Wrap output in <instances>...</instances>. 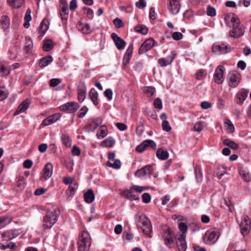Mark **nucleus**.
<instances>
[{
    "label": "nucleus",
    "instance_id": "nucleus-43",
    "mask_svg": "<svg viewBox=\"0 0 251 251\" xmlns=\"http://www.w3.org/2000/svg\"><path fill=\"white\" fill-rule=\"evenodd\" d=\"M135 30L136 32L141 33L143 35L147 34L148 32V28L143 25L137 26L135 27Z\"/></svg>",
    "mask_w": 251,
    "mask_h": 251
},
{
    "label": "nucleus",
    "instance_id": "nucleus-61",
    "mask_svg": "<svg viewBox=\"0 0 251 251\" xmlns=\"http://www.w3.org/2000/svg\"><path fill=\"white\" fill-rule=\"evenodd\" d=\"M104 94L105 97H106L109 100H111L112 99L113 92L110 89H107L104 92Z\"/></svg>",
    "mask_w": 251,
    "mask_h": 251
},
{
    "label": "nucleus",
    "instance_id": "nucleus-36",
    "mask_svg": "<svg viewBox=\"0 0 251 251\" xmlns=\"http://www.w3.org/2000/svg\"><path fill=\"white\" fill-rule=\"evenodd\" d=\"M223 143L225 145L233 150H237L239 148V146L237 143L228 139H225L223 141Z\"/></svg>",
    "mask_w": 251,
    "mask_h": 251
},
{
    "label": "nucleus",
    "instance_id": "nucleus-32",
    "mask_svg": "<svg viewBox=\"0 0 251 251\" xmlns=\"http://www.w3.org/2000/svg\"><path fill=\"white\" fill-rule=\"evenodd\" d=\"M89 96L94 104L97 105L99 103L98 101V94L96 90L94 88L91 89L89 92Z\"/></svg>",
    "mask_w": 251,
    "mask_h": 251
},
{
    "label": "nucleus",
    "instance_id": "nucleus-25",
    "mask_svg": "<svg viewBox=\"0 0 251 251\" xmlns=\"http://www.w3.org/2000/svg\"><path fill=\"white\" fill-rule=\"evenodd\" d=\"M135 175L139 177H143L146 176H150L151 175V166H146L140 170H137Z\"/></svg>",
    "mask_w": 251,
    "mask_h": 251
},
{
    "label": "nucleus",
    "instance_id": "nucleus-38",
    "mask_svg": "<svg viewBox=\"0 0 251 251\" xmlns=\"http://www.w3.org/2000/svg\"><path fill=\"white\" fill-rule=\"evenodd\" d=\"M134 190L132 189L131 190H127L126 191L125 194L126 198L130 200H138L139 197L138 196L135 194Z\"/></svg>",
    "mask_w": 251,
    "mask_h": 251
},
{
    "label": "nucleus",
    "instance_id": "nucleus-60",
    "mask_svg": "<svg viewBox=\"0 0 251 251\" xmlns=\"http://www.w3.org/2000/svg\"><path fill=\"white\" fill-rule=\"evenodd\" d=\"M162 126L163 129L167 132L171 130V127L168 121H163Z\"/></svg>",
    "mask_w": 251,
    "mask_h": 251
},
{
    "label": "nucleus",
    "instance_id": "nucleus-13",
    "mask_svg": "<svg viewBox=\"0 0 251 251\" xmlns=\"http://www.w3.org/2000/svg\"><path fill=\"white\" fill-rule=\"evenodd\" d=\"M79 106L76 102H67L60 106V109L68 113H74L75 112Z\"/></svg>",
    "mask_w": 251,
    "mask_h": 251
},
{
    "label": "nucleus",
    "instance_id": "nucleus-20",
    "mask_svg": "<svg viewBox=\"0 0 251 251\" xmlns=\"http://www.w3.org/2000/svg\"><path fill=\"white\" fill-rule=\"evenodd\" d=\"M155 143L152 140H146L142 144L137 146L136 149L139 152H142L144 151L148 147L154 148L155 147Z\"/></svg>",
    "mask_w": 251,
    "mask_h": 251
},
{
    "label": "nucleus",
    "instance_id": "nucleus-42",
    "mask_svg": "<svg viewBox=\"0 0 251 251\" xmlns=\"http://www.w3.org/2000/svg\"><path fill=\"white\" fill-rule=\"evenodd\" d=\"M53 47V42L50 40H47L45 42L43 46V50L45 51H49Z\"/></svg>",
    "mask_w": 251,
    "mask_h": 251
},
{
    "label": "nucleus",
    "instance_id": "nucleus-31",
    "mask_svg": "<svg viewBox=\"0 0 251 251\" xmlns=\"http://www.w3.org/2000/svg\"><path fill=\"white\" fill-rule=\"evenodd\" d=\"M85 201L87 203L92 202L95 199V195L92 189H89L84 194Z\"/></svg>",
    "mask_w": 251,
    "mask_h": 251
},
{
    "label": "nucleus",
    "instance_id": "nucleus-53",
    "mask_svg": "<svg viewBox=\"0 0 251 251\" xmlns=\"http://www.w3.org/2000/svg\"><path fill=\"white\" fill-rule=\"evenodd\" d=\"M16 247V246L15 243L10 242L8 243L6 245H0V249L1 250H6L7 249H13L15 248Z\"/></svg>",
    "mask_w": 251,
    "mask_h": 251
},
{
    "label": "nucleus",
    "instance_id": "nucleus-28",
    "mask_svg": "<svg viewBox=\"0 0 251 251\" xmlns=\"http://www.w3.org/2000/svg\"><path fill=\"white\" fill-rule=\"evenodd\" d=\"M77 28L83 34H88L92 31L89 24L87 23L79 22L77 25Z\"/></svg>",
    "mask_w": 251,
    "mask_h": 251
},
{
    "label": "nucleus",
    "instance_id": "nucleus-55",
    "mask_svg": "<svg viewBox=\"0 0 251 251\" xmlns=\"http://www.w3.org/2000/svg\"><path fill=\"white\" fill-rule=\"evenodd\" d=\"M142 201L145 203H148L151 201V197L148 193H144L142 196Z\"/></svg>",
    "mask_w": 251,
    "mask_h": 251
},
{
    "label": "nucleus",
    "instance_id": "nucleus-4",
    "mask_svg": "<svg viewBox=\"0 0 251 251\" xmlns=\"http://www.w3.org/2000/svg\"><path fill=\"white\" fill-rule=\"evenodd\" d=\"M90 244L91 237L89 233L86 231H83L78 238V251H88Z\"/></svg>",
    "mask_w": 251,
    "mask_h": 251
},
{
    "label": "nucleus",
    "instance_id": "nucleus-2",
    "mask_svg": "<svg viewBox=\"0 0 251 251\" xmlns=\"http://www.w3.org/2000/svg\"><path fill=\"white\" fill-rule=\"evenodd\" d=\"M161 234L164 244L170 248H172L175 241V235L171 227L168 225H164L161 231Z\"/></svg>",
    "mask_w": 251,
    "mask_h": 251
},
{
    "label": "nucleus",
    "instance_id": "nucleus-35",
    "mask_svg": "<svg viewBox=\"0 0 251 251\" xmlns=\"http://www.w3.org/2000/svg\"><path fill=\"white\" fill-rule=\"evenodd\" d=\"M156 156L161 160H166L169 157V153L167 151H164L161 149H158L156 151Z\"/></svg>",
    "mask_w": 251,
    "mask_h": 251
},
{
    "label": "nucleus",
    "instance_id": "nucleus-8",
    "mask_svg": "<svg viewBox=\"0 0 251 251\" xmlns=\"http://www.w3.org/2000/svg\"><path fill=\"white\" fill-rule=\"evenodd\" d=\"M225 21L226 25L231 28L235 25L239 24L240 20L238 18L237 15L234 13H228L225 17Z\"/></svg>",
    "mask_w": 251,
    "mask_h": 251
},
{
    "label": "nucleus",
    "instance_id": "nucleus-58",
    "mask_svg": "<svg viewBox=\"0 0 251 251\" xmlns=\"http://www.w3.org/2000/svg\"><path fill=\"white\" fill-rule=\"evenodd\" d=\"M154 106L156 108L161 109L162 108V102L159 98H156L153 102Z\"/></svg>",
    "mask_w": 251,
    "mask_h": 251
},
{
    "label": "nucleus",
    "instance_id": "nucleus-50",
    "mask_svg": "<svg viewBox=\"0 0 251 251\" xmlns=\"http://www.w3.org/2000/svg\"><path fill=\"white\" fill-rule=\"evenodd\" d=\"M144 91L145 94L150 96H153L155 92V89L151 86L146 87L144 88Z\"/></svg>",
    "mask_w": 251,
    "mask_h": 251
},
{
    "label": "nucleus",
    "instance_id": "nucleus-46",
    "mask_svg": "<svg viewBox=\"0 0 251 251\" xmlns=\"http://www.w3.org/2000/svg\"><path fill=\"white\" fill-rule=\"evenodd\" d=\"M226 173V168L223 165H220L218 166L216 176L219 178H221L222 176Z\"/></svg>",
    "mask_w": 251,
    "mask_h": 251
},
{
    "label": "nucleus",
    "instance_id": "nucleus-5",
    "mask_svg": "<svg viewBox=\"0 0 251 251\" xmlns=\"http://www.w3.org/2000/svg\"><path fill=\"white\" fill-rule=\"evenodd\" d=\"M241 80L240 74L235 71L230 72L227 75V81L229 86L232 88L237 87Z\"/></svg>",
    "mask_w": 251,
    "mask_h": 251
},
{
    "label": "nucleus",
    "instance_id": "nucleus-51",
    "mask_svg": "<svg viewBox=\"0 0 251 251\" xmlns=\"http://www.w3.org/2000/svg\"><path fill=\"white\" fill-rule=\"evenodd\" d=\"M178 228L179 230L182 232V234L180 235H186V233L188 230V226L183 222H181L178 225Z\"/></svg>",
    "mask_w": 251,
    "mask_h": 251
},
{
    "label": "nucleus",
    "instance_id": "nucleus-52",
    "mask_svg": "<svg viewBox=\"0 0 251 251\" xmlns=\"http://www.w3.org/2000/svg\"><path fill=\"white\" fill-rule=\"evenodd\" d=\"M7 217H0V229L5 227L9 222Z\"/></svg>",
    "mask_w": 251,
    "mask_h": 251
},
{
    "label": "nucleus",
    "instance_id": "nucleus-62",
    "mask_svg": "<svg viewBox=\"0 0 251 251\" xmlns=\"http://www.w3.org/2000/svg\"><path fill=\"white\" fill-rule=\"evenodd\" d=\"M183 35L180 32H175L172 34L173 38L175 40H179L182 38Z\"/></svg>",
    "mask_w": 251,
    "mask_h": 251
},
{
    "label": "nucleus",
    "instance_id": "nucleus-26",
    "mask_svg": "<svg viewBox=\"0 0 251 251\" xmlns=\"http://www.w3.org/2000/svg\"><path fill=\"white\" fill-rule=\"evenodd\" d=\"M249 91L242 89L238 91L236 94V97L238 100L237 103L242 104L248 97Z\"/></svg>",
    "mask_w": 251,
    "mask_h": 251
},
{
    "label": "nucleus",
    "instance_id": "nucleus-21",
    "mask_svg": "<svg viewBox=\"0 0 251 251\" xmlns=\"http://www.w3.org/2000/svg\"><path fill=\"white\" fill-rule=\"evenodd\" d=\"M175 57V54L173 51H171L170 55L166 58H161L158 60V63L162 67H166L170 64L173 61Z\"/></svg>",
    "mask_w": 251,
    "mask_h": 251
},
{
    "label": "nucleus",
    "instance_id": "nucleus-29",
    "mask_svg": "<svg viewBox=\"0 0 251 251\" xmlns=\"http://www.w3.org/2000/svg\"><path fill=\"white\" fill-rule=\"evenodd\" d=\"M69 11L67 2L65 1L63 5L60 6V16L63 21H66L68 18Z\"/></svg>",
    "mask_w": 251,
    "mask_h": 251
},
{
    "label": "nucleus",
    "instance_id": "nucleus-44",
    "mask_svg": "<svg viewBox=\"0 0 251 251\" xmlns=\"http://www.w3.org/2000/svg\"><path fill=\"white\" fill-rule=\"evenodd\" d=\"M239 173L242 178L245 181L250 182L251 181V175L249 172L246 171L245 170H240Z\"/></svg>",
    "mask_w": 251,
    "mask_h": 251
},
{
    "label": "nucleus",
    "instance_id": "nucleus-17",
    "mask_svg": "<svg viewBox=\"0 0 251 251\" xmlns=\"http://www.w3.org/2000/svg\"><path fill=\"white\" fill-rule=\"evenodd\" d=\"M111 37L118 50H122L125 48L126 45V42L118 36L117 34L113 33L111 34Z\"/></svg>",
    "mask_w": 251,
    "mask_h": 251
},
{
    "label": "nucleus",
    "instance_id": "nucleus-9",
    "mask_svg": "<svg viewBox=\"0 0 251 251\" xmlns=\"http://www.w3.org/2000/svg\"><path fill=\"white\" fill-rule=\"evenodd\" d=\"M155 42V41L152 38L146 39L141 46L138 50L139 53L143 54L149 50L154 47Z\"/></svg>",
    "mask_w": 251,
    "mask_h": 251
},
{
    "label": "nucleus",
    "instance_id": "nucleus-15",
    "mask_svg": "<svg viewBox=\"0 0 251 251\" xmlns=\"http://www.w3.org/2000/svg\"><path fill=\"white\" fill-rule=\"evenodd\" d=\"M185 239L186 235H179L176 239V245L179 251H186L187 247Z\"/></svg>",
    "mask_w": 251,
    "mask_h": 251
},
{
    "label": "nucleus",
    "instance_id": "nucleus-22",
    "mask_svg": "<svg viewBox=\"0 0 251 251\" xmlns=\"http://www.w3.org/2000/svg\"><path fill=\"white\" fill-rule=\"evenodd\" d=\"M61 115L59 113L52 114L44 119L42 124L45 126H49L58 121Z\"/></svg>",
    "mask_w": 251,
    "mask_h": 251
},
{
    "label": "nucleus",
    "instance_id": "nucleus-19",
    "mask_svg": "<svg viewBox=\"0 0 251 251\" xmlns=\"http://www.w3.org/2000/svg\"><path fill=\"white\" fill-rule=\"evenodd\" d=\"M77 92L79 101H83L86 96V87L84 83H80L79 84Z\"/></svg>",
    "mask_w": 251,
    "mask_h": 251
},
{
    "label": "nucleus",
    "instance_id": "nucleus-47",
    "mask_svg": "<svg viewBox=\"0 0 251 251\" xmlns=\"http://www.w3.org/2000/svg\"><path fill=\"white\" fill-rule=\"evenodd\" d=\"M224 202L230 212H232L234 210V205L232 201V199L230 197H228L227 199L224 200Z\"/></svg>",
    "mask_w": 251,
    "mask_h": 251
},
{
    "label": "nucleus",
    "instance_id": "nucleus-27",
    "mask_svg": "<svg viewBox=\"0 0 251 251\" xmlns=\"http://www.w3.org/2000/svg\"><path fill=\"white\" fill-rule=\"evenodd\" d=\"M30 103V100L29 99H26L24 100L17 108V110L15 113V115H17L25 112L28 108Z\"/></svg>",
    "mask_w": 251,
    "mask_h": 251
},
{
    "label": "nucleus",
    "instance_id": "nucleus-12",
    "mask_svg": "<svg viewBox=\"0 0 251 251\" xmlns=\"http://www.w3.org/2000/svg\"><path fill=\"white\" fill-rule=\"evenodd\" d=\"M169 4L168 8L173 15L177 14L180 10V4L178 0H169Z\"/></svg>",
    "mask_w": 251,
    "mask_h": 251
},
{
    "label": "nucleus",
    "instance_id": "nucleus-34",
    "mask_svg": "<svg viewBox=\"0 0 251 251\" xmlns=\"http://www.w3.org/2000/svg\"><path fill=\"white\" fill-rule=\"evenodd\" d=\"M49 28V22L47 20L44 19L39 26V33L41 35H43L45 33Z\"/></svg>",
    "mask_w": 251,
    "mask_h": 251
},
{
    "label": "nucleus",
    "instance_id": "nucleus-16",
    "mask_svg": "<svg viewBox=\"0 0 251 251\" xmlns=\"http://www.w3.org/2000/svg\"><path fill=\"white\" fill-rule=\"evenodd\" d=\"M231 28L232 29L229 32V35L231 37L238 38L242 36L245 32L244 29L240 26V23Z\"/></svg>",
    "mask_w": 251,
    "mask_h": 251
},
{
    "label": "nucleus",
    "instance_id": "nucleus-30",
    "mask_svg": "<svg viewBox=\"0 0 251 251\" xmlns=\"http://www.w3.org/2000/svg\"><path fill=\"white\" fill-rule=\"evenodd\" d=\"M53 61V58L50 55L44 57L39 60V66L40 68H44Z\"/></svg>",
    "mask_w": 251,
    "mask_h": 251
},
{
    "label": "nucleus",
    "instance_id": "nucleus-39",
    "mask_svg": "<svg viewBox=\"0 0 251 251\" xmlns=\"http://www.w3.org/2000/svg\"><path fill=\"white\" fill-rule=\"evenodd\" d=\"M62 143L66 147H70L72 145V140L67 134H62L61 136Z\"/></svg>",
    "mask_w": 251,
    "mask_h": 251
},
{
    "label": "nucleus",
    "instance_id": "nucleus-40",
    "mask_svg": "<svg viewBox=\"0 0 251 251\" xmlns=\"http://www.w3.org/2000/svg\"><path fill=\"white\" fill-rule=\"evenodd\" d=\"M13 8H19L22 6L24 2V0H8Z\"/></svg>",
    "mask_w": 251,
    "mask_h": 251
},
{
    "label": "nucleus",
    "instance_id": "nucleus-23",
    "mask_svg": "<svg viewBox=\"0 0 251 251\" xmlns=\"http://www.w3.org/2000/svg\"><path fill=\"white\" fill-rule=\"evenodd\" d=\"M10 25V20L9 17L4 15L0 19V26L4 31H7Z\"/></svg>",
    "mask_w": 251,
    "mask_h": 251
},
{
    "label": "nucleus",
    "instance_id": "nucleus-7",
    "mask_svg": "<svg viewBox=\"0 0 251 251\" xmlns=\"http://www.w3.org/2000/svg\"><path fill=\"white\" fill-rule=\"evenodd\" d=\"M251 226V222L250 218L247 215H244L240 225L241 232L244 236L249 233Z\"/></svg>",
    "mask_w": 251,
    "mask_h": 251
},
{
    "label": "nucleus",
    "instance_id": "nucleus-56",
    "mask_svg": "<svg viewBox=\"0 0 251 251\" xmlns=\"http://www.w3.org/2000/svg\"><path fill=\"white\" fill-rule=\"evenodd\" d=\"M204 126L201 122H197L194 126V130L197 132H201Z\"/></svg>",
    "mask_w": 251,
    "mask_h": 251
},
{
    "label": "nucleus",
    "instance_id": "nucleus-59",
    "mask_svg": "<svg viewBox=\"0 0 251 251\" xmlns=\"http://www.w3.org/2000/svg\"><path fill=\"white\" fill-rule=\"evenodd\" d=\"M137 7L139 9H143L146 6V1L145 0H139L135 3Z\"/></svg>",
    "mask_w": 251,
    "mask_h": 251
},
{
    "label": "nucleus",
    "instance_id": "nucleus-54",
    "mask_svg": "<svg viewBox=\"0 0 251 251\" xmlns=\"http://www.w3.org/2000/svg\"><path fill=\"white\" fill-rule=\"evenodd\" d=\"M207 14L209 16L214 17L216 15V11L215 8L209 5L207 7Z\"/></svg>",
    "mask_w": 251,
    "mask_h": 251
},
{
    "label": "nucleus",
    "instance_id": "nucleus-45",
    "mask_svg": "<svg viewBox=\"0 0 251 251\" xmlns=\"http://www.w3.org/2000/svg\"><path fill=\"white\" fill-rule=\"evenodd\" d=\"M8 91L5 87H0V101H2L8 97Z\"/></svg>",
    "mask_w": 251,
    "mask_h": 251
},
{
    "label": "nucleus",
    "instance_id": "nucleus-11",
    "mask_svg": "<svg viewBox=\"0 0 251 251\" xmlns=\"http://www.w3.org/2000/svg\"><path fill=\"white\" fill-rule=\"evenodd\" d=\"M212 50L213 52L218 54L226 53L230 50L228 47L224 43L214 44Z\"/></svg>",
    "mask_w": 251,
    "mask_h": 251
},
{
    "label": "nucleus",
    "instance_id": "nucleus-63",
    "mask_svg": "<svg viewBox=\"0 0 251 251\" xmlns=\"http://www.w3.org/2000/svg\"><path fill=\"white\" fill-rule=\"evenodd\" d=\"M61 83V80L59 78H52L50 80V85L55 87Z\"/></svg>",
    "mask_w": 251,
    "mask_h": 251
},
{
    "label": "nucleus",
    "instance_id": "nucleus-33",
    "mask_svg": "<svg viewBox=\"0 0 251 251\" xmlns=\"http://www.w3.org/2000/svg\"><path fill=\"white\" fill-rule=\"evenodd\" d=\"M196 179L197 182L201 183L202 180V175L201 169L199 165H196L194 167Z\"/></svg>",
    "mask_w": 251,
    "mask_h": 251
},
{
    "label": "nucleus",
    "instance_id": "nucleus-18",
    "mask_svg": "<svg viewBox=\"0 0 251 251\" xmlns=\"http://www.w3.org/2000/svg\"><path fill=\"white\" fill-rule=\"evenodd\" d=\"M102 119L100 117H98L90 122L87 124V129L90 131H93L101 125Z\"/></svg>",
    "mask_w": 251,
    "mask_h": 251
},
{
    "label": "nucleus",
    "instance_id": "nucleus-1",
    "mask_svg": "<svg viewBox=\"0 0 251 251\" xmlns=\"http://www.w3.org/2000/svg\"><path fill=\"white\" fill-rule=\"evenodd\" d=\"M58 215L55 209L48 210L43 219V228L50 229L58 220Z\"/></svg>",
    "mask_w": 251,
    "mask_h": 251
},
{
    "label": "nucleus",
    "instance_id": "nucleus-41",
    "mask_svg": "<svg viewBox=\"0 0 251 251\" xmlns=\"http://www.w3.org/2000/svg\"><path fill=\"white\" fill-rule=\"evenodd\" d=\"M71 184V185L69 186L68 189L66 190V193L69 196H72L74 194L75 189L78 187L77 182H75Z\"/></svg>",
    "mask_w": 251,
    "mask_h": 251
},
{
    "label": "nucleus",
    "instance_id": "nucleus-10",
    "mask_svg": "<svg viewBox=\"0 0 251 251\" xmlns=\"http://www.w3.org/2000/svg\"><path fill=\"white\" fill-rule=\"evenodd\" d=\"M225 70L224 67L222 66H219L216 68L214 74V80L217 84H221L223 82Z\"/></svg>",
    "mask_w": 251,
    "mask_h": 251
},
{
    "label": "nucleus",
    "instance_id": "nucleus-48",
    "mask_svg": "<svg viewBox=\"0 0 251 251\" xmlns=\"http://www.w3.org/2000/svg\"><path fill=\"white\" fill-rule=\"evenodd\" d=\"M225 124L227 126L226 130L229 133H232L234 131V126L230 120L226 119L225 122Z\"/></svg>",
    "mask_w": 251,
    "mask_h": 251
},
{
    "label": "nucleus",
    "instance_id": "nucleus-64",
    "mask_svg": "<svg viewBox=\"0 0 251 251\" xmlns=\"http://www.w3.org/2000/svg\"><path fill=\"white\" fill-rule=\"evenodd\" d=\"M25 182L23 178H19L17 182V186L20 189H22L24 188Z\"/></svg>",
    "mask_w": 251,
    "mask_h": 251
},
{
    "label": "nucleus",
    "instance_id": "nucleus-49",
    "mask_svg": "<svg viewBox=\"0 0 251 251\" xmlns=\"http://www.w3.org/2000/svg\"><path fill=\"white\" fill-rule=\"evenodd\" d=\"M115 141L112 137H109L103 141V144L106 147L110 148L112 147Z\"/></svg>",
    "mask_w": 251,
    "mask_h": 251
},
{
    "label": "nucleus",
    "instance_id": "nucleus-6",
    "mask_svg": "<svg viewBox=\"0 0 251 251\" xmlns=\"http://www.w3.org/2000/svg\"><path fill=\"white\" fill-rule=\"evenodd\" d=\"M219 237V234L214 230L207 231L203 237L204 242L208 245H211L216 242Z\"/></svg>",
    "mask_w": 251,
    "mask_h": 251
},
{
    "label": "nucleus",
    "instance_id": "nucleus-14",
    "mask_svg": "<svg viewBox=\"0 0 251 251\" xmlns=\"http://www.w3.org/2000/svg\"><path fill=\"white\" fill-rule=\"evenodd\" d=\"M43 174L41 179L46 180L51 176L53 173V166L51 163H47L43 170Z\"/></svg>",
    "mask_w": 251,
    "mask_h": 251
},
{
    "label": "nucleus",
    "instance_id": "nucleus-57",
    "mask_svg": "<svg viewBox=\"0 0 251 251\" xmlns=\"http://www.w3.org/2000/svg\"><path fill=\"white\" fill-rule=\"evenodd\" d=\"M206 75V73L205 71L203 70H200L197 74L196 78L197 79H202L205 77Z\"/></svg>",
    "mask_w": 251,
    "mask_h": 251
},
{
    "label": "nucleus",
    "instance_id": "nucleus-3",
    "mask_svg": "<svg viewBox=\"0 0 251 251\" xmlns=\"http://www.w3.org/2000/svg\"><path fill=\"white\" fill-rule=\"evenodd\" d=\"M136 222L137 226L142 230L144 234L149 235L151 233L152 229L151 224L145 215H138Z\"/></svg>",
    "mask_w": 251,
    "mask_h": 251
},
{
    "label": "nucleus",
    "instance_id": "nucleus-24",
    "mask_svg": "<svg viewBox=\"0 0 251 251\" xmlns=\"http://www.w3.org/2000/svg\"><path fill=\"white\" fill-rule=\"evenodd\" d=\"M33 49V42L29 37H25V42L24 48V50L25 54H31Z\"/></svg>",
    "mask_w": 251,
    "mask_h": 251
},
{
    "label": "nucleus",
    "instance_id": "nucleus-37",
    "mask_svg": "<svg viewBox=\"0 0 251 251\" xmlns=\"http://www.w3.org/2000/svg\"><path fill=\"white\" fill-rule=\"evenodd\" d=\"M113 161V163L110 161H107L106 164L108 167L114 169H119L121 166V162L120 160L119 159H115Z\"/></svg>",
    "mask_w": 251,
    "mask_h": 251
}]
</instances>
